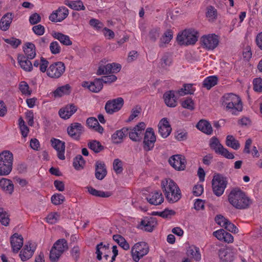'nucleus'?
<instances>
[{"instance_id": "obj_1", "label": "nucleus", "mask_w": 262, "mask_h": 262, "mask_svg": "<svg viewBox=\"0 0 262 262\" xmlns=\"http://www.w3.org/2000/svg\"><path fill=\"white\" fill-rule=\"evenodd\" d=\"M228 201L230 204L237 209L247 208L252 203L248 195L239 188L231 190L228 195Z\"/></svg>"}, {"instance_id": "obj_2", "label": "nucleus", "mask_w": 262, "mask_h": 262, "mask_svg": "<svg viewBox=\"0 0 262 262\" xmlns=\"http://www.w3.org/2000/svg\"><path fill=\"white\" fill-rule=\"evenodd\" d=\"M223 109L233 115H237L243 111V103L240 97L233 93H227L221 98Z\"/></svg>"}, {"instance_id": "obj_3", "label": "nucleus", "mask_w": 262, "mask_h": 262, "mask_svg": "<svg viewBox=\"0 0 262 262\" xmlns=\"http://www.w3.org/2000/svg\"><path fill=\"white\" fill-rule=\"evenodd\" d=\"M161 186L169 203L177 202L181 198V191L174 181H162Z\"/></svg>"}, {"instance_id": "obj_4", "label": "nucleus", "mask_w": 262, "mask_h": 262, "mask_svg": "<svg viewBox=\"0 0 262 262\" xmlns=\"http://www.w3.org/2000/svg\"><path fill=\"white\" fill-rule=\"evenodd\" d=\"M13 155L9 150L0 154V176L8 175L12 169Z\"/></svg>"}, {"instance_id": "obj_5", "label": "nucleus", "mask_w": 262, "mask_h": 262, "mask_svg": "<svg viewBox=\"0 0 262 262\" xmlns=\"http://www.w3.org/2000/svg\"><path fill=\"white\" fill-rule=\"evenodd\" d=\"M149 252L148 244L145 242L135 243L130 249V255L134 262H139Z\"/></svg>"}, {"instance_id": "obj_6", "label": "nucleus", "mask_w": 262, "mask_h": 262, "mask_svg": "<svg viewBox=\"0 0 262 262\" xmlns=\"http://www.w3.org/2000/svg\"><path fill=\"white\" fill-rule=\"evenodd\" d=\"M198 32L194 30H185L178 35L177 40L180 45H194L198 40Z\"/></svg>"}, {"instance_id": "obj_7", "label": "nucleus", "mask_w": 262, "mask_h": 262, "mask_svg": "<svg viewBox=\"0 0 262 262\" xmlns=\"http://www.w3.org/2000/svg\"><path fill=\"white\" fill-rule=\"evenodd\" d=\"M209 146L216 154L221 155L228 159H233L234 158L233 154L230 152L228 150L221 144L217 137L214 136L209 141Z\"/></svg>"}, {"instance_id": "obj_8", "label": "nucleus", "mask_w": 262, "mask_h": 262, "mask_svg": "<svg viewBox=\"0 0 262 262\" xmlns=\"http://www.w3.org/2000/svg\"><path fill=\"white\" fill-rule=\"evenodd\" d=\"M68 248V244L64 239H58L53 245L50 251V258L55 261L58 259L64 251Z\"/></svg>"}, {"instance_id": "obj_9", "label": "nucleus", "mask_w": 262, "mask_h": 262, "mask_svg": "<svg viewBox=\"0 0 262 262\" xmlns=\"http://www.w3.org/2000/svg\"><path fill=\"white\" fill-rule=\"evenodd\" d=\"M66 70L63 62H56L51 64L47 70V75L52 78L57 79L61 76Z\"/></svg>"}, {"instance_id": "obj_10", "label": "nucleus", "mask_w": 262, "mask_h": 262, "mask_svg": "<svg viewBox=\"0 0 262 262\" xmlns=\"http://www.w3.org/2000/svg\"><path fill=\"white\" fill-rule=\"evenodd\" d=\"M84 132V126L80 123L73 122L67 128L68 135L73 139L79 141Z\"/></svg>"}, {"instance_id": "obj_11", "label": "nucleus", "mask_w": 262, "mask_h": 262, "mask_svg": "<svg viewBox=\"0 0 262 262\" xmlns=\"http://www.w3.org/2000/svg\"><path fill=\"white\" fill-rule=\"evenodd\" d=\"M145 127V124L141 122L139 123L133 128L129 127L128 135L129 138L135 142L141 141Z\"/></svg>"}, {"instance_id": "obj_12", "label": "nucleus", "mask_w": 262, "mask_h": 262, "mask_svg": "<svg viewBox=\"0 0 262 262\" xmlns=\"http://www.w3.org/2000/svg\"><path fill=\"white\" fill-rule=\"evenodd\" d=\"M168 162L173 168L178 171L183 170L186 168V160L182 155L177 154L171 156Z\"/></svg>"}, {"instance_id": "obj_13", "label": "nucleus", "mask_w": 262, "mask_h": 262, "mask_svg": "<svg viewBox=\"0 0 262 262\" xmlns=\"http://www.w3.org/2000/svg\"><path fill=\"white\" fill-rule=\"evenodd\" d=\"M124 100L121 97H118L106 102L105 110L107 113L113 114L119 111L123 106Z\"/></svg>"}, {"instance_id": "obj_14", "label": "nucleus", "mask_w": 262, "mask_h": 262, "mask_svg": "<svg viewBox=\"0 0 262 262\" xmlns=\"http://www.w3.org/2000/svg\"><path fill=\"white\" fill-rule=\"evenodd\" d=\"M121 69V66L115 62L108 63L106 65H100L97 70L96 74L98 75H107L111 73H117Z\"/></svg>"}, {"instance_id": "obj_15", "label": "nucleus", "mask_w": 262, "mask_h": 262, "mask_svg": "<svg viewBox=\"0 0 262 262\" xmlns=\"http://www.w3.org/2000/svg\"><path fill=\"white\" fill-rule=\"evenodd\" d=\"M202 46L207 50H213L219 44L217 36L215 34L204 35L201 38Z\"/></svg>"}, {"instance_id": "obj_16", "label": "nucleus", "mask_w": 262, "mask_h": 262, "mask_svg": "<svg viewBox=\"0 0 262 262\" xmlns=\"http://www.w3.org/2000/svg\"><path fill=\"white\" fill-rule=\"evenodd\" d=\"M156 140L154 132L152 128H147L144 134V149L146 151L150 150L154 147Z\"/></svg>"}, {"instance_id": "obj_17", "label": "nucleus", "mask_w": 262, "mask_h": 262, "mask_svg": "<svg viewBox=\"0 0 262 262\" xmlns=\"http://www.w3.org/2000/svg\"><path fill=\"white\" fill-rule=\"evenodd\" d=\"M68 14L69 10L66 7H60L50 14L49 19L54 23L61 22L68 16Z\"/></svg>"}, {"instance_id": "obj_18", "label": "nucleus", "mask_w": 262, "mask_h": 262, "mask_svg": "<svg viewBox=\"0 0 262 262\" xmlns=\"http://www.w3.org/2000/svg\"><path fill=\"white\" fill-rule=\"evenodd\" d=\"M147 201L152 205H160L164 202V198L160 190H155L149 193L146 196Z\"/></svg>"}, {"instance_id": "obj_19", "label": "nucleus", "mask_w": 262, "mask_h": 262, "mask_svg": "<svg viewBox=\"0 0 262 262\" xmlns=\"http://www.w3.org/2000/svg\"><path fill=\"white\" fill-rule=\"evenodd\" d=\"M236 251L232 248H223L219 251V257L222 262H232L235 257Z\"/></svg>"}, {"instance_id": "obj_20", "label": "nucleus", "mask_w": 262, "mask_h": 262, "mask_svg": "<svg viewBox=\"0 0 262 262\" xmlns=\"http://www.w3.org/2000/svg\"><path fill=\"white\" fill-rule=\"evenodd\" d=\"M52 146L57 151V157L60 160H64L65 142L54 138L51 139Z\"/></svg>"}, {"instance_id": "obj_21", "label": "nucleus", "mask_w": 262, "mask_h": 262, "mask_svg": "<svg viewBox=\"0 0 262 262\" xmlns=\"http://www.w3.org/2000/svg\"><path fill=\"white\" fill-rule=\"evenodd\" d=\"M78 107L73 103L66 105L60 108L58 112L59 116L64 119H68L70 118L77 111Z\"/></svg>"}, {"instance_id": "obj_22", "label": "nucleus", "mask_w": 262, "mask_h": 262, "mask_svg": "<svg viewBox=\"0 0 262 262\" xmlns=\"http://www.w3.org/2000/svg\"><path fill=\"white\" fill-rule=\"evenodd\" d=\"M35 248L36 247L34 244L30 243L26 244L19 254L21 260L25 261L31 258L35 250Z\"/></svg>"}, {"instance_id": "obj_23", "label": "nucleus", "mask_w": 262, "mask_h": 262, "mask_svg": "<svg viewBox=\"0 0 262 262\" xmlns=\"http://www.w3.org/2000/svg\"><path fill=\"white\" fill-rule=\"evenodd\" d=\"M159 133L164 138H167L171 133V127L167 118L161 120L158 124Z\"/></svg>"}, {"instance_id": "obj_24", "label": "nucleus", "mask_w": 262, "mask_h": 262, "mask_svg": "<svg viewBox=\"0 0 262 262\" xmlns=\"http://www.w3.org/2000/svg\"><path fill=\"white\" fill-rule=\"evenodd\" d=\"M157 224L156 220L152 217H145L140 222L138 228L148 232H151Z\"/></svg>"}, {"instance_id": "obj_25", "label": "nucleus", "mask_w": 262, "mask_h": 262, "mask_svg": "<svg viewBox=\"0 0 262 262\" xmlns=\"http://www.w3.org/2000/svg\"><path fill=\"white\" fill-rule=\"evenodd\" d=\"M110 253L111 249L108 244H103L102 243H100L97 245L96 253L97 254V258L99 260L102 259V256L107 260Z\"/></svg>"}, {"instance_id": "obj_26", "label": "nucleus", "mask_w": 262, "mask_h": 262, "mask_svg": "<svg viewBox=\"0 0 262 262\" xmlns=\"http://www.w3.org/2000/svg\"><path fill=\"white\" fill-rule=\"evenodd\" d=\"M10 243L13 251L17 252L23 245V238L21 235L15 233L11 236Z\"/></svg>"}, {"instance_id": "obj_27", "label": "nucleus", "mask_w": 262, "mask_h": 262, "mask_svg": "<svg viewBox=\"0 0 262 262\" xmlns=\"http://www.w3.org/2000/svg\"><path fill=\"white\" fill-rule=\"evenodd\" d=\"M82 86L88 88L92 92L98 93L103 88V83L101 78H96L90 83L88 81L84 82Z\"/></svg>"}, {"instance_id": "obj_28", "label": "nucleus", "mask_w": 262, "mask_h": 262, "mask_svg": "<svg viewBox=\"0 0 262 262\" xmlns=\"http://www.w3.org/2000/svg\"><path fill=\"white\" fill-rule=\"evenodd\" d=\"M95 167L96 179L102 180L107 174V170L104 163L101 161H97L95 163Z\"/></svg>"}, {"instance_id": "obj_29", "label": "nucleus", "mask_w": 262, "mask_h": 262, "mask_svg": "<svg viewBox=\"0 0 262 262\" xmlns=\"http://www.w3.org/2000/svg\"><path fill=\"white\" fill-rule=\"evenodd\" d=\"M213 235L219 240L228 243L233 242V237L229 233L226 232L224 229L217 230L213 233Z\"/></svg>"}, {"instance_id": "obj_30", "label": "nucleus", "mask_w": 262, "mask_h": 262, "mask_svg": "<svg viewBox=\"0 0 262 262\" xmlns=\"http://www.w3.org/2000/svg\"><path fill=\"white\" fill-rule=\"evenodd\" d=\"M129 127H123L120 130H116L112 136V140L114 143L119 144L123 141V138L128 133Z\"/></svg>"}, {"instance_id": "obj_31", "label": "nucleus", "mask_w": 262, "mask_h": 262, "mask_svg": "<svg viewBox=\"0 0 262 262\" xmlns=\"http://www.w3.org/2000/svg\"><path fill=\"white\" fill-rule=\"evenodd\" d=\"M163 99L166 105L169 107H174L177 105V98L173 91L165 93L163 95Z\"/></svg>"}, {"instance_id": "obj_32", "label": "nucleus", "mask_w": 262, "mask_h": 262, "mask_svg": "<svg viewBox=\"0 0 262 262\" xmlns=\"http://www.w3.org/2000/svg\"><path fill=\"white\" fill-rule=\"evenodd\" d=\"M212 189L217 196L222 195L227 186V181H212Z\"/></svg>"}, {"instance_id": "obj_33", "label": "nucleus", "mask_w": 262, "mask_h": 262, "mask_svg": "<svg viewBox=\"0 0 262 262\" xmlns=\"http://www.w3.org/2000/svg\"><path fill=\"white\" fill-rule=\"evenodd\" d=\"M13 20V16L11 13H7L1 18L0 21V29L6 31L8 30Z\"/></svg>"}, {"instance_id": "obj_34", "label": "nucleus", "mask_w": 262, "mask_h": 262, "mask_svg": "<svg viewBox=\"0 0 262 262\" xmlns=\"http://www.w3.org/2000/svg\"><path fill=\"white\" fill-rule=\"evenodd\" d=\"M196 127L198 129L207 135H211L212 133V127L210 123L205 120H201L196 124Z\"/></svg>"}, {"instance_id": "obj_35", "label": "nucleus", "mask_w": 262, "mask_h": 262, "mask_svg": "<svg viewBox=\"0 0 262 262\" xmlns=\"http://www.w3.org/2000/svg\"><path fill=\"white\" fill-rule=\"evenodd\" d=\"M24 52L26 57L29 59H32L36 56L35 45L31 42H27L24 47Z\"/></svg>"}, {"instance_id": "obj_36", "label": "nucleus", "mask_w": 262, "mask_h": 262, "mask_svg": "<svg viewBox=\"0 0 262 262\" xmlns=\"http://www.w3.org/2000/svg\"><path fill=\"white\" fill-rule=\"evenodd\" d=\"M52 35L54 38L58 40L64 46H70L72 44V41L70 40V37L67 35L60 32L54 31L52 32Z\"/></svg>"}, {"instance_id": "obj_37", "label": "nucleus", "mask_w": 262, "mask_h": 262, "mask_svg": "<svg viewBox=\"0 0 262 262\" xmlns=\"http://www.w3.org/2000/svg\"><path fill=\"white\" fill-rule=\"evenodd\" d=\"M18 60L20 67L25 71L30 72L33 69L32 64L29 59L21 55L18 57Z\"/></svg>"}, {"instance_id": "obj_38", "label": "nucleus", "mask_w": 262, "mask_h": 262, "mask_svg": "<svg viewBox=\"0 0 262 262\" xmlns=\"http://www.w3.org/2000/svg\"><path fill=\"white\" fill-rule=\"evenodd\" d=\"M187 255L191 259L196 261H199L201 259V255L199 248L191 246L187 251Z\"/></svg>"}, {"instance_id": "obj_39", "label": "nucleus", "mask_w": 262, "mask_h": 262, "mask_svg": "<svg viewBox=\"0 0 262 262\" xmlns=\"http://www.w3.org/2000/svg\"><path fill=\"white\" fill-rule=\"evenodd\" d=\"M71 89L70 85L68 84L60 86L53 92V96L55 98H57L65 95H69L71 93Z\"/></svg>"}, {"instance_id": "obj_40", "label": "nucleus", "mask_w": 262, "mask_h": 262, "mask_svg": "<svg viewBox=\"0 0 262 262\" xmlns=\"http://www.w3.org/2000/svg\"><path fill=\"white\" fill-rule=\"evenodd\" d=\"M173 37V33L171 30H167L165 31L160 39L159 46L160 48H165V45L168 44Z\"/></svg>"}, {"instance_id": "obj_41", "label": "nucleus", "mask_w": 262, "mask_h": 262, "mask_svg": "<svg viewBox=\"0 0 262 262\" xmlns=\"http://www.w3.org/2000/svg\"><path fill=\"white\" fill-rule=\"evenodd\" d=\"M64 4L71 9L76 11L84 10L85 9L82 2L80 0L76 1L66 0L64 2Z\"/></svg>"}, {"instance_id": "obj_42", "label": "nucleus", "mask_w": 262, "mask_h": 262, "mask_svg": "<svg viewBox=\"0 0 262 262\" xmlns=\"http://www.w3.org/2000/svg\"><path fill=\"white\" fill-rule=\"evenodd\" d=\"M113 238L123 250L127 251L129 249V244L122 236L119 234L114 235Z\"/></svg>"}, {"instance_id": "obj_43", "label": "nucleus", "mask_w": 262, "mask_h": 262, "mask_svg": "<svg viewBox=\"0 0 262 262\" xmlns=\"http://www.w3.org/2000/svg\"><path fill=\"white\" fill-rule=\"evenodd\" d=\"M218 78L216 76H211L206 78L203 81V87L207 90H210L211 88L217 84Z\"/></svg>"}, {"instance_id": "obj_44", "label": "nucleus", "mask_w": 262, "mask_h": 262, "mask_svg": "<svg viewBox=\"0 0 262 262\" xmlns=\"http://www.w3.org/2000/svg\"><path fill=\"white\" fill-rule=\"evenodd\" d=\"M0 187L7 194H11L14 190V184L12 181H0Z\"/></svg>"}, {"instance_id": "obj_45", "label": "nucleus", "mask_w": 262, "mask_h": 262, "mask_svg": "<svg viewBox=\"0 0 262 262\" xmlns=\"http://www.w3.org/2000/svg\"><path fill=\"white\" fill-rule=\"evenodd\" d=\"M226 144L227 146L237 150L240 147L239 142L232 135H228L226 137Z\"/></svg>"}, {"instance_id": "obj_46", "label": "nucleus", "mask_w": 262, "mask_h": 262, "mask_svg": "<svg viewBox=\"0 0 262 262\" xmlns=\"http://www.w3.org/2000/svg\"><path fill=\"white\" fill-rule=\"evenodd\" d=\"M87 189L89 193L95 196L107 198L111 195V193L110 192H104L98 190L91 186L88 187Z\"/></svg>"}, {"instance_id": "obj_47", "label": "nucleus", "mask_w": 262, "mask_h": 262, "mask_svg": "<svg viewBox=\"0 0 262 262\" xmlns=\"http://www.w3.org/2000/svg\"><path fill=\"white\" fill-rule=\"evenodd\" d=\"M88 146L90 149L95 153L100 152L104 149V147L101 144L100 142L97 140H92L89 142Z\"/></svg>"}, {"instance_id": "obj_48", "label": "nucleus", "mask_w": 262, "mask_h": 262, "mask_svg": "<svg viewBox=\"0 0 262 262\" xmlns=\"http://www.w3.org/2000/svg\"><path fill=\"white\" fill-rule=\"evenodd\" d=\"M73 165L74 168L77 170L83 169L85 165V161L82 156L80 155H77L74 159Z\"/></svg>"}, {"instance_id": "obj_49", "label": "nucleus", "mask_w": 262, "mask_h": 262, "mask_svg": "<svg viewBox=\"0 0 262 262\" xmlns=\"http://www.w3.org/2000/svg\"><path fill=\"white\" fill-rule=\"evenodd\" d=\"M206 15L209 20H214L217 18V10L212 6H209L206 8Z\"/></svg>"}, {"instance_id": "obj_50", "label": "nucleus", "mask_w": 262, "mask_h": 262, "mask_svg": "<svg viewBox=\"0 0 262 262\" xmlns=\"http://www.w3.org/2000/svg\"><path fill=\"white\" fill-rule=\"evenodd\" d=\"M60 219V214L56 212H52L48 214L46 217V221L50 224H54L58 222Z\"/></svg>"}, {"instance_id": "obj_51", "label": "nucleus", "mask_w": 262, "mask_h": 262, "mask_svg": "<svg viewBox=\"0 0 262 262\" xmlns=\"http://www.w3.org/2000/svg\"><path fill=\"white\" fill-rule=\"evenodd\" d=\"M160 35L159 28H152L151 29L148 34V38L149 41L152 42H155L159 38Z\"/></svg>"}, {"instance_id": "obj_52", "label": "nucleus", "mask_w": 262, "mask_h": 262, "mask_svg": "<svg viewBox=\"0 0 262 262\" xmlns=\"http://www.w3.org/2000/svg\"><path fill=\"white\" fill-rule=\"evenodd\" d=\"M9 215L8 213L3 208L0 207V222L2 225L7 226L9 225Z\"/></svg>"}, {"instance_id": "obj_53", "label": "nucleus", "mask_w": 262, "mask_h": 262, "mask_svg": "<svg viewBox=\"0 0 262 262\" xmlns=\"http://www.w3.org/2000/svg\"><path fill=\"white\" fill-rule=\"evenodd\" d=\"M181 105L183 108L193 111L194 109V103L190 98H187L181 102Z\"/></svg>"}, {"instance_id": "obj_54", "label": "nucleus", "mask_w": 262, "mask_h": 262, "mask_svg": "<svg viewBox=\"0 0 262 262\" xmlns=\"http://www.w3.org/2000/svg\"><path fill=\"white\" fill-rule=\"evenodd\" d=\"M5 42L10 45L13 48H17L21 43V40L15 37H11L10 38H4Z\"/></svg>"}, {"instance_id": "obj_55", "label": "nucleus", "mask_w": 262, "mask_h": 262, "mask_svg": "<svg viewBox=\"0 0 262 262\" xmlns=\"http://www.w3.org/2000/svg\"><path fill=\"white\" fill-rule=\"evenodd\" d=\"M64 200V197L61 194L56 193L53 195L51 197V202L55 205L62 204Z\"/></svg>"}, {"instance_id": "obj_56", "label": "nucleus", "mask_w": 262, "mask_h": 262, "mask_svg": "<svg viewBox=\"0 0 262 262\" xmlns=\"http://www.w3.org/2000/svg\"><path fill=\"white\" fill-rule=\"evenodd\" d=\"M19 89L21 92L26 95H30L32 91L29 90V86L25 81H21L19 84Z\"/></svg>"}, {"instance_id": "obj_57", "label": "nucleus", "mask_w": 262, "mask_h": 262, "mask_svg": "<svg viewBox=\"0 0 262 262\" xmlns=\"http://www.w3.org/2000/svg\"><path fill=\"white\" fill-rule=\"evenodd\" d=\"M50 50L53 54H57L60 52L61 47L57 41H54L50 43Z\"/></svg>"}, {"instance_id": "obj_58", "label": "nucleus", "mask_w": 262, "mask_h": 262, "mask_svg": "<svg viewBox=\"0 0 262 262\" xmlns=\"http://www.w3.org/2000/svg\"><path fill=\"white\" fill-rule=\"evenodd\" d=\"M176 214L174 210L166 208L163 211L160 212L159 214L163 218H170Z\"/></svg>"}, {"instance_id": "obj_59", "label": "nucleus", "mask_w": 262, "mask_h": 262, "mask_svg": "<svg viewBox=\"0 0 262 262\" xmlns=\"http://www.w3.org/2000/svg\"><path fill=\"white\" fill-rule=\"evenodd\" d=\"M253 89L256 92H262V79L261 78H256L254 79Z\"/></svg>"}, {"instance_id": "obj_60", "label": "nucleus", "mask_w": 262, "mask_h": 262, "mask_svg": "<svg viewBox=\"0 0 262 262\" xmlns=\"http://www.w3.org/2000/svg\"><path fill=\"white\" fill-rule=\"evenodd\" d=\"M141 108L139 106L137 105L134 107L132 109L131 114L128 119V121H132L134 118L137 117L141 113Z\"/></svg>"}, {"instance_id": "obj_61", "label": "nucleus", "mask_w": 262, "mask_h": 262, "mask_svg": "<svg viewBox=\"0 0 262 262\" xmlns=\"http://www.w3.org/2000/svg\"><path fill=\"white\" fill-rule=\"evenodd\" d=\"M113 168L116 173H121L123 170L121 161L118 159H115L113 162Z\"/></svg>"}, {"instance_id": "obj_62", "label": "nucleus", "mask_w": 262, "mask_h": 262, "mask_svg": "<svg viewBox=\"0 0 262 262\" xmlns=\"http://www.w3.org/2000/svg\"><path fill=\"white\" fill-rule=\"evenodd\" d=\"M100 78L102 81V83H104L106 84H110L113 82H115L117 79V77L113 74L107 76H104Z\"/></svg>"}, {"instance_id": "obj_63", "label": "nucleus", "mask_w": 262, "mask_h": 262, "mask_svg": "<svg viewBox=\"0 0 262 262\" xmlns=\"http://www.w3.org/2000/svg\"><path fill=\"white\" fill-rule=\"evenodd\" d=\"M204 191V187L202 184H198L195 185L192 189V193L193 194L196 196H198L201 195Z\"/></svg>"}, {"instance_id": "obj_64", "label": "nucleus", "mask_w": 262, "mask_h": 262, "mask_svg": "<svg viewBox=\"0 0 262 262\" xmlns=\"http://www.w3.org/2000/svg\"><path fill=\"white\" fill-rule=\"evenodd\" d=\"M41 21V16L37 13H34L29 17V22L31 25H35Z\"/></svg>"}]
</instances>
